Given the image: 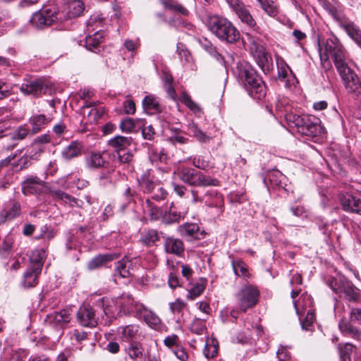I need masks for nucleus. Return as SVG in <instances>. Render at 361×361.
<instances>
[{
  "mask_svg": "<svg viewBox=\"0 0 361 361\" xmlns=\"http://www.w3.org/2000/svg\"><path fill=\"white\" fill-rule=\"evenodd\" d=\"M49 193L54 198L65 201L66 197H68V194L61 190H49Z\"/></svg>",
  "mask_w": 361,
  "mask_h": 361,
  "instance_id": "nucleus-63",
  "label": "nucleus"
},
{
  "mask_svg": "<svg viewBox=\"0 0 361 361\" xmlns=\"http://www.w3.org/2000/svg\"><path fill=\"white\" fill-rule=\"evenodd\" d=\"M167 195V191L164 188L162 187H159L154 192L152 198L158 201L162 200L166 198Z\"/></svg>",
  "mask_w": 361,
  "mask_h": 361,
  "instance_id": "nucleus-64",
  "label": "nucleus"
},
{
  "mask_svg": "<svg viewBox=\"0 0 361 361\" xmlns=\"http://www.w3.org/2000/svg\"><path fill=\"white\" fill-rule=\"evenodd\" d=\"M86 165L90 169H97L105 166L107 163L100 152H91L86 158Z\"/></svg>",
  "mask_w": 361,
  "mask_h": 361,
  "instance_id": "nucleus-28",
  "label": "nucleus"
},
{
  "mask_svg": "<svg viewBox=\"0 0 361 361\" xmlns=\"http://www.w3.org/2000/svg\"><path fill=\"white\" fill-rule=\"evenodd\" d=\"M350 321L361 324V308H351L350 312Z\"/></svg>",
  "mask_w": 361,
  "mask_h": 361,
  "instance_id": "nucleus-57",
  "label": "nucleus"
},
{
  "mask_svg": "<svg viewBox=\"0 0 361 361\" xmlns=\"http://www.w3.org/2000/svg\"><path fill=\"white\" fill-rule=\"evenodd\" d=\"M204 288L205 286L203 283H196L188 290L187 298L189 300H194L202 294Z\"/></svg>",
  "mask_w": 361,
  "mask_h": 361,
  "instance_id": "nucleus-49",
  "label": "nucleus"
},
{
  "mask_svg": "<svg viewBox=\"0 0 361 361\" xmlns=\"http://www.w3.org/2000/svg\"><path fill=\"white\" fill-rule=\"evenodd\" d=\"M47 88V85L44 82V80L38 78L26 80L21 85L20 90L24 94L38 97L42 94H44Z\"/></svg>",
  "mask_w": 361,
  "mask_h": 361,
  "instance_id": "nucleus-13",
  "label": "nucleus"
},
{
  "mask_svg": "<svg viewBox=\"0 0 361 361\" xmlns=\"http://www.w3.org/2000/svg\"><path fill=\"white\" fill-rule=\"evenodd\" d=\"M173 353L176 357L181 361H186L189 357L188 353L185 349L180 345L177 347L176 349H173Z\"/></svg>",
  "mask_w": 361,
  "mask_h": 361,
  "instance_id": "nucleus-55",
  "label": "nucleus"
},
{
  "mask_svg": "<svg viewBox=\"0 0 361 361\" xmlns=\"http://www.w3.org/2000/svg\"><path fill=\"white\" fill-rule=\"evenodd\" d=\"M188 130L190 134L195 137L199 142H208L210 140V137L207 135L204 132H202L197 124L191 123L188 126Z\"/></svg>",
  "mask_w": 361,
  "mask_h": 361,
  "instance_id": "nucleus-35",
  "label": "nucleus"
},
{
  "mask_svg": "<svg viewBox=\"0 0 361 361\" xmlns=\"http://www.w3.org/2000/svg\"><path fill=\"white\" fill-rule=\"evenodd\" d=\"M134 195V192H132L130 187H127L125 190L122 195V198L123 199V204L121 206L122 209L123 210L126 205L132 202L133 197Z\"/></svg>",
  "mask_w": 361,
  "mask_h": 361,
  "instance_id": "nucleus-54",
  "label": "nucleus"
},
{
  "mask_svg": "<svg viewBox=\"0 0 361 361\" xmlns=\"http://www.w3.org/2000/svg\"><path fill=\"white\" fill-rule=\"evenodd\" d=\"M331 57L344 86L348 93L356 95L361 92V83L357 74L345 61V54L342 45L336 39L326 40L324 51H320V59L324 67H331L329 61Z\"/></svg>",
  "mask_w": 361,
  "mask_h": 361,
  "instance_id": "nucleus-1",
  "label": "nucleus"
},
{
  "mask_svg": "<svg viewBox=\"0 0 361 361\" xmlns=\"http://www.w3.org/2000/svg\"><path fill=\"white\" fill-rule=\"evenodd\" d=\"M264 49V47L257 39H250V51L254 56L258 52Z\"/></svg>",
  "mask_w": 361,
  "mask_h": 361,
  "instance_id": "nucleus-58",
  "label": "nucleus"
},
{
  "mask_svg": "<svg viewBox=\"0 0 361 361\" xmlns=\"http://www.w3.org/2000/svg\"><path fill=\"white\" fill-rule=\"evenodd\" d=\"M45 182L36 176L27 177L22 182V193L25 196L39 195L43 192Z\"/></svg>",
  "mask_w": 361,
  "mask_h": 361,
  "instance_id": "nucleus-11",
  "label": "nucleus"
},
{
  "mask_svg": "<svg viewBox=\"0 0 361 361\" xmlns=\"http://www.w3.org/2000/svg\"><path fill=\"white\" fill-rule=\"evenodd\" d=\"M84 10V4L80 0H69L66 5V14L68 18L79 16Z\"/></svg>",
  "mask_w": 361,
  "mask_h": 361,
  "instance_id": "nucleus-26",
  "label": "nucleus"
},
{
  "mask_svg": "<svg viewBox=\"0 0 361 361\" xmlns=\"http://www.w3.org/2000/svg\"><path fill=\"white\" fill-rule=\"evenodd\" d=\"M140 122H143L142 118L135 120L131 118H126L121 121L120 128L123 132L130 133L133 132L135 128L139 127Z\"/></svg>",
  "mask_w": 361,
  "mask_h": 361,
  "instance_id": "nucleus-36",
  "label": "nucleus"
},
{
  "mask_svg": "<svg viewBox=\"0 0 361 361\" xmlns=\"http://www.w3.org/2000/svg\"><path fill=\"white\" fill-rule=\"evenodd\" d=\"M235 74L245 90L248 89V86H252V85L257 82V78H261L256 71L245 62L240 63L237 66Z\"/></svg>",
  "mask_w": 361,
  "mask_h": 361,
  "instance_id": "nucleus-9",
  "label": "nucleus"
},
{
  "mask_svg": "<svg viewBox=\"0 0 361 361\" xmlns=\"http://www.w3.org/2000/svg\"><path fill=\"white\" fill-rule=\"evenodd\" d=\"M30 164V157L23 156L16 163L13 164L12 168L14 171L18 172L27 168Z\"/></svg>",
  "mask_w": 361,
  "mask_h": 361,
  "instance_id": "nucleus-48",
  "label": "nucleus"
},
{
  "mask_svg": "<svg viewBox=\"0 0 361 361\" xmlns=\"http://www.w3.org/2000/svg\"><path fill=\"white\" fill-rule=\"evenodd\" d=\"M177 176L182 181L192 186H219L220 183L216 178L188 167L180 168L177 171Z\"/></svg>",
  "mask_w": 361,
  "mask_h": 361,
  "instance_id": "nucleus-4",
  "label": "nucleus"
},
{
  "mask_svg": "<svg viewBox=\"0 0 361 361\" xmlns=\"http://www.w3.org/2000/svg\"><path fill=\"white\" fill-rule=\"evenodd\" d=\"M118 331L121 334L122 340L130 343L133 342L132 341L137 332V328L134 325H127L120 327Z\"/></svg>",
  "mask_w": 361,
  "mask_h": 361,
  "instance_id": "nucleus-32",
  "label": "nucleus"
},
{
  "mask_svg": "<svg viewBox=\"0 0 361 361\" xmlns=\"http://www.w3.org/2000/svg\"><path fill=\"white\" fill-rule=\"evenodd\" d=\"M186 303L180 299H177L174 302L170 303V310L172 313H180L185 307Z\"/></svg>",
  "mask_w": 361,
  "mask_h": 361,
  "instance_id": "nucleus-52",
  "label": "nucleus"
},
{
  "mask_svg": "<svg viewBox=\"0 0 361 361\" xmlns=\"http://www.w3.org/2000/svg\"><path fill=\"white\" fill-rule=\"evenodd\" d=\"M232 267L236 275L244 279L250 277L247 265L241 259L232 261Z\"/></svg>",
  "mask_w": 361,
  "mask_h": 361,
  "instance_id": "nucleus-34",
  "label": "nucleus"
},
{
  "mask_svg": "<svg viewBox=\"0 0 361 361\" xmlns=\"http://www.w3.org/2000/svg\"><path fill=\"white\" fill-rule=\"evenodd\" d=\"M355 349V346L351 343L339 344L338 350L341 361H351L350 355Z\"/></svg>",
  "mask_w": 361,
  "mask_h": 361,
  "instance_id": "nucleus-38",
  "label": "nucleus"
},
{
  "mask_svg": "<svg viewBox=\"0 0 361 361\" xmlns=\"http://www.w3.org/2000/svg\"><path fill=\"white\" fill-rule=\"evenodd\" d=\"M342 207L346 212H351L361 215V198L353 196L345 197L342 200Z\"/></svg>",
  "mask_w": 361,
  "mask_h": 361,
  "instance_id": "nucleus-24",
  "label": "nucleus"
},
{
  "mask_svg": "<svg viewBox=\"0 0 361 361\" xmlns=\"http://www.w3.org/2000/svg\"><path fill=\"white\" fill-rule=\"evenodd\" d=\"M293 122L304 135L316 137L322 132V127L317 121H312L307 116H293Z\"/></svg>",
  "mask_w": 361,
  "mask_h": 361,
  "instance_id": "nucleus-7",
  "label": "nucleus"
},
{
  "mask_svg": "<svg viewBox=\"0 0 361 361\" xmlns=\"http://www.w3.org/2000/svg\"><path fill=\"white\" fill-rule=\"evenodd\" d=\"M328 283L332 290L346 302L355 304L360 301V290L347 279L344 277L332 279Z\"/></svg>",
  "mask_w": 361,
  "mask_h": 361,
  "instance_id": "nucleus-3",
  "label": "nucleus"
},
{
  "mask_svg": "<svg viewBox=\"0 0 361 361\" xmlns=\"http://www.w3.org/2000/svg\"><path fill=\"white\" fill-rule=\"evenodd\" d=\"M167 140L170 143H171L173 145H176V143L183 145V144L187 143L189 140L188 137L183 136L181 135H179V134H175V135L168 137Z\"/></svg>",
  "mask_w": 361,
  "mask_h": 361,
  "instance_id": "nucleus-56",
  "label": "nucleus"
},
{
  "mask_svg": "<svg viewBox=\"0 0 361 361\" xmlns=\"http://www.w3.org/2000/svg\"><path fill=\"white\" fill-rule=\"evenodd\" d=\"M219 345L216 341L207 343L204 349V354L207 358H214L218 353Z\"/></svg>",
  "mask_w": 361,
  "mask_h": 361,
  "instance_id": "nucleus-45",
  "label": "nucleus"
},
{
  "mask_svg": "<svg viewBox=\"0 0 361 361\" xmlns=\"http://www.w3.org/2000/svg\"><path fill=\"white\" fill-rule=\"evenodd\" d=\"M276 64L278 70V77L279 80L285 81L286 78L288 75V73L292 74V71L290 69L289 66L282 59H277Z\"/></svg>",
  "mask_w": 361,
  "mask_h": 361,
  "instance_id": "nucleus-41",
  "label": "nucleus"
},
{
  "mask_svg": "<svg viewBox=\"0 0 361 361\" xmlns=\"http://www.w3.org/2000/svg\"><path fill=\"white\" fill-rule=\"evenodd\" d=\"M82 145L78 141H73L66 146L61 152L62 157L65 160H71L81 154Z\"/></svg>",
  "mask_w": 361,
  "mask_h": 361,
  "instance_id": "nucleus-23",
  "label": "nucleus"
},
{
  "mask_svg": "<svg viewBox=\"0 0 361 361\" xmlns=\"http://www.w3.org/2000/svg\"><path fill=\"white\" fill-rule=\"evenodd\" d=\"M338 328L342 333L348 334L357 341L361 340L360 330L356 326H353L346 319H341L339 322Z\"/></svg>",
  "mask_w": 361,
  "mask_h": 361,
  "instance_id": "nucleus-25",
  "label": "nucleus"
},
{
  "mask_svg": "<svg viewBox=\"0 0 361 361\" xmlns=\"http://www.w3.org/2000/svg\"><path fill=\"white\" fill-rule=\"evenodd\" d=\"M124 352L132 361H139L143 357L144 348L139 342H131L124 348Z\"/></svg>",
  "mask_w": 361,
  "mask_h": 361,
  "instance_id": "nucleus-18",
  "label": "nucleus"
},
{
  "mask_svg": "<svg viewBox=\"0 0 361 361\" xmlns=\"http://www.w3.org/2000/svg\"><path fill=\"white\" fill-rule=\"evenodd\" d=\"M259 292L257 288L250 285L243 286L237 293L238 309L245 312L248 308H252L258 302Z\"/></svg>",
  "mask_w": 361,
  "mask_h": 361,
  "instance_id": "nucleus-6",
  "label": "nucleus"
},
{
  "mask_svg": "<svg viewBox=\"0 0 361 361\" xmlns=\"http://www.w3.org/2000/svg\"><path fill=\"white\" fill-rule=\"evenodd\" d=\"M149 310L145 307L142 304L135 302L134 307H133V311L135 312L136 316L138 317H143L146 312H147Z\"/></svg>",
  "mask_w": 361,
  "mask_h": 361,
  "instance_id": "nucleus-62",
  "label": "nucleus"
},
{
  "mask_svg": "<svg viewBox=\"0 0 361 361\" xmlns=\"http://www.w3.org/2000/svg\"><path fill=\"white\" fill-rule=\"evenodd\" d=\"M44 255L45 253L43 250H37L33 252L30 258L31 266L23 276L22 286L24 288L33 287L37 283V278L42 269Z\"/></svg>",
  "mask_w": 361,
  "mask_h": 361,
  "instance_id": "nucleus-5",
  "label": "nucleus"
},
{
  "mask_svg": "<svg viewBox=\"0 0 361 361\" xmlns=\"http://www.w3.org/2000/svg\"><path fill=\"white\" fill-rule=\"evenodd\" d=\"M49 122V120L43 114L34 116L30 118V123L32 126V133L39 132L43 126Z\"/></svg>",
  "mask_w": 361,
  "mask_h": 361,
  "instance_id": "nucleus-37",
  "label": "nucleus"
},
{
  "mask_svg": "<svg viewBox=\"0 0 361 361\" xmlns=\"http://www.w3.org/2000/svg\"><path fill=\"white\" fill-rule=\"evenodd\" d=\"M263 11L269 16L275 17L279 13V6L272 0L257 1Z\"/></svg>",
  "mask_w": 361,
  "mask_h": 361,
  "instance_id": "nucleus-33",
  "label": "nucleus"
},
{
  "mask_svg": "<svg viewBox=\"0 0 361 361\" xmlns=\"http://www.w3.org/2000/svg\"><path fill=\"white\" fill-rule=\"evenodd\" d=\"M133 139L130 137L116 135L108 141V145L117 153L124 151L131 145Z\"/></svg>",
  "mask_w": 361,
  "mask_h": 361,
  "instance_id": "nucleus-21",
  "label": "nucleus"
},
{
  "mask_svg": "<svg viewBox=\"0 0 361 361\" xmlns=\"http://www.w3.org/2000/svg\"><path fill=\"white\" fill-rule=\"evenodd\" d=\"M21 214V205L18 201H12L9 206L0 212V225L11 221Z\"/></svg>",
  "mask_w": 361,
  "mask_h": 361,
  "instance_id": "nucleus-15",
  "label": "nucleus"
},
{
  "mask_svg": "<svg viewBox=\"0 0 361 361\" xmlns=\"http://www.w3.org/2000/svg\"><path fill=\"white\" fill-rule=\"evenodd\" d=\"M139 129L142 130V135L144 139L152 140L154 139L155 131L152 125H147V122L143 119V122H140Z\"/></svg>",
  "mask_w": 361,
  "mask_h": 361,
  "instance_id": "nucleus-43",
  "label": "nucleus"
},
{
  "mask_svg": "<svg viewBox=\"0 0 361 361\" xmlns=\"http://www.w3.org/2000/svg\"><path fill=\"white\" fill-rule=\"evenodd\" d=\"M340 26L345 30L349 37L355 41V42L361 47V30L353 22L347 20H338Z\"/></svg>",
  "mask_w": 361,
  "mask_h": 361,
  "instance_id": "nucleus-16",
  "label": "nucleus"
},
{
  "mask_svg": "<svg viewBox=\"0 0 361 361\" xmlns=\"http://www.w3.org/2000/svg\"><path fill=\"white\" fill-rule=\"evenodd\" d=\"M206 25L207 29L221 42L233 44L240 39V34L235 26L222 16H209Z\"/></svg>",
  "mask_w": 361,
  "mask_h": 361,
  "instance_id": "nucleus-2",
  "label": "nucleus"
},
{
  "mask_svg": "<svg viewBox=\"0 0 361 361\" xmlns=\"http://www.w3.org/2000/svg\"><path fill=\"white\" fill-rule=\"evenodd\" d=\"M276 355L279 361H288L290 359V353L283 346L279 348Z\"/></svg>",
  "mask_w": 361,
  "mask_h": 361,
  "instance_id": "nucleus-59",
  "label": "nucleus"
},
{
  "mask_svg": "<svg viewBox=\"0 0 361 361\" xmlns=\"http://www.w3.org/2000/svg\"><path fill=\"white\" fill-rule=\"evenodd\" d=\"M120 164L129 163L133 160V154L130 152H119L116 153Z\"/></svg>",
  "mask_w": 361,
  "mask_h": 361,
  "instance_id": "nucleus-53",
  "label": "nucleus"
},
{
  "mask_svg": "<svg viewBox=\"0 0 361 361\" xmlns=\"http://www.w3.org/2000/svg\"><path fill=\"white\" fill-rule=\"evenodd\" d=\"M164 343L166 347L173 350V349H176L180 345L179 338L176 334L170 335L164 338Z\"/></svg>",
  "mask_w": 361,
  "mask_h": 361,
  "instance_id": "nucleus-51",
  "label": "nucleus"
},
{
  "mask_svg": "<svg viewBox=\"0 0 361 361\" xmlns=\"http://www.w3.org/2000/svg\"><path fill=\"white\" fill-rule=\"evenodd\" d=\"M165 250L167 253L180 256L184 252V245L181 240L167 237L164 243Z\"/></svg>",
  "mask_w": 361,
  "mask_h": 361,
  "instance_id": "nucleus-20",
  "label": "nucleus"
},
{
  "mask_svg": "<svg viewBox=\"0 0 361 361\" xmlns=\"http://www.w3.org/2000/svg\"><path fill=\"white\" fill-rule=\"evenodd\" d=\"M203 197L204 198V201L206 205L208 207L221 208L224 205L223 196L216 190H207Z\"/></svg>",
  "mask_w": 361,
  "mask_h": 361,
  "instance_id": "nucleus-22",
  "label": "nucleus"
},
{
  "mask_svg": "<svg viewBox=\"0 0 361 361\" xmlns=\"http://www.w3.org/2000/svg\"><path fill=\"white\" fill-rule=\"evenodd\" d=\"M59 15L60 13L56 12L55 9H42L32 15L30 23L37 28H43L61 19V16L59 17Z\"/></svg>",
  "mask_w": 361,
  "mask_h": 361,
  "instance_id": "nucleus-8",
  "label": "nucleus"
},
{
  "mask_svg": "<svg viewBox=\"0 0 361 361\" xmlns=\"http://www.w3.org/2000/svg\"><path fill=\"white\" fill-rule=\"evenodd\" d=\"M28 133L29 129L25 126H20L16 130L15 134L13 135V137L18 140H23L27 135Z\"/></svg>",
  "mask_w": 361,
  "mask_h": 361,
  "instance_id": "nucleus-61",
  "label": "nucleus"
},
{
  "mask_svg": "<svg viewBox=\"0 0 361 361\" xmlns=\"http://www.w3.org/2000/svg\"><path fill=\"white\" fill-rule=\"evenodd\" d=\"M12 245V239L10 237H6L3 242L1 247H0V255L6 258L10 257V250Z\"/></svg>",
  "mask_w": 361,
  "mask_h": 361,
  "instance_id": "nucleus-50",
  "label": "nucleus"
},
{
  "mask_svg": "<svg viewBox=\"0 0 361 361\" xmlns=\"http://www.w3.org/2000/svg\"><path fill=\"white\" fill-rule=\"evenodd\" d=\"M142 106L147 113L149 114H156L161 111V106L159 103L157 101L154 97L152 95H147L142 101Z\"/></svg>",
  "mask_w": 361,
  "mask_h": 361,
  "instance_id": "nucleus-29",
  "label": "nucleus"
},
{
  "mask_svg": "<svg viewBox=\"0 0 361 361\" xmlns=\"http://www.w3.org/2000/svg\"><path fill=\"white\" fill-rule=\"evenodd\" d=\"M123 109L126 114H134L136 111L135 104L131 99H127L123 102Z\"/></svg>",
  "mask_w": 361,
  "mask_h": 361,
  "instance_id": "nucleus-60",
  "label": "nucleus"
},
{
  "mask_svg": "<svg viewBox=\"0 0 361 361\" xmlns=\"http://www.w3.org/2000/svg\"><path fill=\"white\" fill-rule=\"evenodd\" d=\"M199 231L195 224H185L179 226L178 231L182 236L195 237Z\"/></svg>",
  "mask_w": 361,
  "mask_h": 361,
  "instance_id": "nucleus-39",
  "label": "nucleus"
},
{
  "mask_svg": "<svg viewBox=\"0 0 361 361\" xmlns=\"http://www.w3.org/2000/svg\"><path fill=\"white\" fill-rule=\"evenodd\" d=\"M135 301L130 295H122L120 298L115 300V305L119 308L118 314H129L133 312Z\"/></svg>",
  "mask_w": 361,
  "mask_h": 361,
  "instance_id": "nucleus-17",
  "label": "nucleus"
},
{
  "mask_svg": "<svg viewBox=\"0 0 361 361\" xmlns=\"http://www.w3.org/2000/svg\"><path fill=\"white\" fill-rule=\"evenodd\" d=\"M71 320L70 311L62 310L48 314L45 323L55 329H63Z\"/></svg>",
  "mask_w": 361,
  "mask_h": 361,
  "instance_id": "nucleus-12",
  "label": "nucleus"
},
{
  "mask_svg": "<svg viewBox=\"0 0 361 361\" xmlns=\"http://www.w3.org/2000/svg\"><path fill=\"white\" fill-rule=\"evenodd\" d=\"M253 56L255 58L258 66L262 69L264 72L268 71L269 70V57L267 53L265 51V49L258 52Z\"/></svg>",
  "mask_w": 361,
  "mask_h": 361,
  "instance_id": "nucleus-40",
  "label": "nucleus"
},
{
  "mask_svg": "<svg viewBox=\"0 0 361 361\" xmlns=\"http://www.w3.org/2000/svg\"><path fill=\"white\" fill-rule=\"evenodd\" d=\"M180 100L193 112L197 113L201 111L200 106L195 103L187 93L183 92Z\"/></svg>",
  "mask_w": 361,
  "mask_h": 361,
  "instance_id": "nucleus-44",
  "label": "nucleus"
},
{
  "mask_svg": "<svg viewBox=\"0 0 361 361\" xmlns=\"http://www.w3.org/2000/svg\"><path fill=\"white\" fill-rule=\"evenodd\" d=\"M145 322L152 327H156L160 324L161 319L152 311L148 310L142 317Z\"/></svg>",
  "mask_w": 361,
  "mask_h": 361,
  "instance_id": "nucleus-47",
  "label": "nucleus"
},
{
  "mask_svg": "<svg viewBox=\"0 0 361 361\" xmlns=\"http://www.w3.org/2000/svg\"><path fill=\"white\" fill-rule=\"evenodd\" d=\"M129 262L127 259H122L118 261L116 264V271L122 278H126L130 276V271L128 269Z\"/></svg>",
  "mask_w": 361,
  "mask_h": 361,
  "instance_id": "nucleus-46",
  "label": "nucleus"
},
{
  "mask_svg": "<svg viewBox=\"0 0 361 361\" xmlns=\"http://www.w3.org/2000/svg\"><path fill=\"white\" fill-rule=\"evenodd\" d=\"M159 240L158 232L156 230L150 229L144 231L142 233L140 242L146 246L151 247L155 245L156 243Z\"/></svg>",
  "mask_w": 361,
  "mask_h": 361,
  "instance_id": "nucleus-31",
  "label": "nucleus"
},
{
  "mask_svg": "<svg viewBox=\"0 0 361 361\" xmlns=\"http://www.w3.org/2000/svg\"><path fill=\"white\" fill-rule=\"evenodd\" d=\"M103 37V32L100 31H97L94 35L86 37L85 44L86 48L92 51H99V45Z\"/></svg>",
  "mask_w": 361,
  "mask_h": 361,
  "instance_id": "nucleus-27",
  "label": "nucleus"
},
{
  "mask_svg": "<svg viewBox=\"0 0 361 361\" xmlns=\"http://www.w3.org/2000/svg\"><path fill=\"white\" fill-rule=\"evenodd\" d=\"M77 320L81 326L94 327L97 324L98 318L91 306L84 305L78 311Z\"/></svg>",
  "mask_w": 361,
  "mask_h": 361,
  "instance_id": "nucleus-14",
  "label": "nucleus"
},
{
  "mask_svg": "<svg viewBox=\"0 0 361 361\" xmlns=\"http://www.w3.org/2000/svg\"><path fill=\"white\" fill-rule=\"evenodd\" d=\"M190 330L197 335H202L207 330L204 320L199 318L194 319L190 324Z\"/></svg>",
  "mask_w": 361,
  "mask_h": 361,
  "instance_id": "nucleus-42",
  "label": "nucleus"
},
{
  "mask_svg": "<svg viewBox=\"0 0 361 361\" xmlns=\"http://www.w3.org/2000/svg\"><path fill=\"white\" fill-rule=\"evenodd\" d=\"M226 1L243 23L250 27H256L255 20L243 1L240 0H226Z\"/></svg>",
  "mask_w": 361,
  "mask_h": 361,
  "instance_id": "nucleus-10",
  "label": "nucleus"
},
{
  "mask_svg": "<svg viewBox=\"0 0 361 361\" xmlns=\"http://www.w3.org/2000/svg\"><path fill=\"white\" fill-rule=\"evenodd\" d=\"M161 4L166 9L170 10L173 12L178 13L183 16H187L189 15L188 10L183 6L181 4L176 0H160Z\"/></svg>",
  "mask_w": 361,
  "mask_h": 361,
  "instance_id": "nucleus-30",
  "label": "nucleus"
},
{
  "mask_svg": "<svg viewBox=\"0 0 361 361\" xmlns=\"http://www.w3.org/2000/svg\"><path fill=\"white\" fill-rule=\"evenodd\" d=\"M246 91L250 97L258 100L262 99L267 94V87L262 78H257V82L248 86Z\"/></svg>",
  "mask_w": 361,
  "mask_h": 361,
  "instance_id": "nucleus-19",
  "label": "nucleus"
}]
</instances>
